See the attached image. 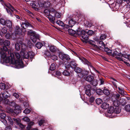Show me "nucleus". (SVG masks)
<instances>
[{"instance_id": "18", "label": "nucleus", "mask_w": 130, "mask_h": 130, "mask_svg": "<svg viewBox=\"0 0 130 130\" xmlns=\"http://www.w3.org/2000/svg\"><path fill=\"white\" fill-rule=\"evenodd\" d=\"M56 2V5L59 6H64L65 3V0H54Z\"/></svg>"}, {"instance_id": "8", "label": "nucleus", "mask_w": 130, "mask_h": 130, "mask_svg": "<svg viewBox=\"0 0 130 130\" xmlns=\"http://www.w3.org/2000/svg\"><path fill=\"white\" fill-rule=\"evenodd\" d=\"M64 65L66 68L68 69L70 67L73 69L76 68L77 65L75 61L74 60H72L70 63L68 61L65 62Z\"/></svg>"}, {"instance_id": "64", "label": "nucleus", "mask_w": 130, "mask_h": 130, "mask_svg": "<svg viewBox=\"0 0 130 130\" xmlns=\"http://www.w3.org/2000/svg\"><path fill=\"white\" fill-rule=\"evenodd\" d=\"M45 121L43 120H41L39 122V124L40 126L42 125L44 122Z\"/></svg>"}, {"instance_id": "49", "label": "nucleus", "mask_w": 130, "mask_h": 130, "mask_svg": "<svg viewBox=\"0 0 130 130\" xmlns=\"http://www.w3.org/2000/svg\"><path fill=\"white\" fill-rule=\"evenodd\" d=\"M22 119L25 122H28L30 121V119L27 117H25L22 118Z\"/></svg>"}, {"instance_id": "50", "label": "nucleus", "mask_w": 130, "mask_h": 130, "mask_svg": "<svg viewBox=\"0 0 130 130\" xmlns=\"http://www.w3.org/2000/svg\"><path fill=\"white\" fill-rule=\"evenodd\" d=\"M5 88V84L3 83H0V89L4 90Z\"/></svg>"}, {"instance_id": "22", "label": "nucleus", "mask_w": 130, "mask_h": 130, "mask_svg": "<svg viewBox=\"0 0 130 130\" xmlns=\"http://www.w3.org/2000/svg\"><path fill=\"white\" fill-rule=\"evenodd\" d=\"M15 34H17L19 35L21 34L22 30L20 28L19 26H16L15 28Z\"/></svg>"}, {"instance_id": "57", "label": "nucleus", "mask_w": 130, "mask_h": 130, "mask_svg": "<svg viewBox=\"0 0 130 130\" xmlns=\"http://www.w3.org/2000/svg\"><path fill=\"white\" fill-rule=\"evenodd\" d=\"M44 54L46 57H51V55L50 52L49 51H45Z\"/></svg>"}, {"instance_id": "42", "label": "nucleus", "mask_w": 130, "mask_h": 130, "mask_svg": "<svg viewBox=\"0 0 130 130\" xmlns=\"http://www.w3.org/2000/svg\"><path fill=\"white\" fill-rule=\"evenodd\" d=\"M15 50L18 51L20 49V45L18 43H16L15 44Z\"/></svg>"}, {"instance_id": "31", "label": "nucleus", "mask_w": 130, "mask_h": 130, "mask_svg": "<svg viewBox=\"0 0 130 130\" xmlns=\"http://www.w3.org/2000/svg\"><path fill=\"white\" fill-rule=\"evenodd\" d=\"M103 93L106 95H108L110 94V92L108 89L105 87L104 88L103 90Z\"/></svg>"}, {"instance_id": "1", "label": "nucleus", "mask_w": 130, "mask_h": 130, "mask_svg": "<svg viewBox=\"0 0 130 130\" xmlns=\"http://www.w3.org/2000/svg\"><path fill=\"white\" fill-rule=\"evenodd\" d=\"M22 47L21 49L20 54L19 53L15 52L14 53V57L10 56V58L11 59V67L18 69L22 68L24 67V64L22 61V58L23 57L25 58L28 59L30 55H33L32 52H27L26 51L25 49L23 48L24 47L25 48L26 46L24 44L22 45Z\"/></svg>"}, {"instance_id": "10", "label": "nucleus", "mask_w": 130, "mask_h": 130, "mask_svg": "<svg viewBox=\"0 0 130 130\" xmlns=\"http://www.w3.org/2000/svg\"><path fill=\"white\" fill-rule=\"evenodd\" d=\"M90 45V46L91 47V48L94 50H96L99 48V46L95 45V42L93 40H89L88 41Z\"/></svg>"}, {"instance_id": "33", "label": "nucleus", "mask_w": 130, "mask_h": 130, "mask_svg": "<svg viewBox=\"0 0 130 130\" xmlns=\"http://www.w3.org/2000/svg\"><path fill=\"white\" fill-rule=\"evenodd\" d=\"M121 108L120 107H116L115 109L114 108V112L117 114L119 113L121 111Z\"/></svg>"}, {"instance_id": "9", "label": "nucleus", "mask_w": 130, "mask_h": 130, "mask_svg": "<svg viewBox=\"0 0 130 130\" xmlns=\"http://www.w3.org/2000/svg\"><path fill=\"white\" fill-rule=\"evenodd\" d=\"M0 111H2V113L0 114V117L1 119V121L5 126L7 124V121L5 119V118L6 117V115L3 113L4 111L2 108H0Z\"/></svg>"}, {"instance_id": "38", "label": "nucleus", "mask_w": 130, "mask_h": 130, "mask_svg": "<svg viewBox=\"0 0 130 130\" xmlns=\"http://www.w3.org/2000/svg\"><path fill=\"white\" fill-rule=\"evenodd\" d=\"M63 74L66 76H68L70 75V71L69 70H65L63 71Z\"/></svg>"}, {"instance_id": "46", "label": "nucleus", "mask_w": 130, "mask_h": 130, "mask_svg": "<svg viewBox=\"0 0 130 130\" xmlns=\"http://www.w3.org/2000/svg\"><path fill=\"white\" fill-rule=\"evenodd\" d=\"M118 89L119 90V92L121 95H123L125 93H124V90L120 88V87H118Z\"/></svg>"}, {"instance_id": "44", "label": "nucleus", "mask_w": 130, "mask_h": 130, "mask_svg": "<svg viewBox=\"0 0 130 130\" xmlns=\"http://www.w3.org/2000/svg\"><path fill=\"white\" fill-rule=\"evenodd\" d=\"M96 103L98 104H100L102 102V100L100 98H97L95 100Z\"/></svg>"}, {"instance_id": "25", "label": "nucleus", "mask_w": 130, "mask_h": 130, "mask_svg": "<svg viewBox=\"0 0 130 130\" xmlns=\"http://www.w3.org/2000/svg\"><path fill=\"white\" fill-rule=\"evenodd\" d=\"M6 25L8 27H9L10 31L12 30V28H11L12 26V23L11 21H6Z\"/></svg>"}, {"instance_id": "36", "label": "nucleus", "mask_w": 130, "mask_h": 130, "mask_svg": "<svg viewBox=\"0 0 130 130\" xmlns=\"http://www.w3.org/2000/svg\"><path fill=\"white\" fill-rule=\"evenodd\" d=\"M7 120L8 121V123L11 125H12L13 123V120L10 117L7 116Z\"/></svg>"}, {"instance_id": "30", "label": "nucleus", "mask_w": 130, "mask_h": 130, "mask_svg": "<svg viewBox=\"0 0 130 130\" xmlns=\"http://www.w3.org/2000/svg\"><path fill=\"white\" fill-rule=\"evenodd\" d=\"M109 105L106 103H103L101 105V107L104 109H106L108 107Z\"/></svg>"}, {"instance_id": "56", "label": "nucleus", "mask_w": 130, "mask_h": 130, "mask_svg": "<svg viewBox=\"0 0 130 130\" xmlns=\"http://www.w3.org/2000/svg\"><path fill=\"white\" fill-rule=\"evenodd\" d=\"M51 58L53 60H56L57 59V57L55 55H53L51 56Z\"/></svg>"}, {"instance_id": "3", "label": "nucleus", "mask_w": 130, "mask_h": 130, "mask_svg": "<svg viewBox=\"0 0 130 130\" xmlns=\"http://www.w3.org/2000/svg\"><path fill=\"white\" fill-rule=\"evenodd\" d=\"M7 48L5 46H3V48L0 49V54L1 59H3V61L6 63H11V59L10 56L14 57V53L13 54L11 51L8 50L7 52L8 53V56H7L6 52L7 51Z\"/></svg>"}, {"instance_id": "28", "label": "nucleus", "mask_w": 130, "mask_h": 130, "mask_svg": "<svg viewBox=\"0 0 130 130\" xmlns=\"http://www.w3.org/2000/svg\"><path fill=\"white\" fill-rule=\"evenodd\" d=\"M98 44H99V48L100 49V48H103V47H104V46H105V45L104 44L103 42L102 41H100V40L97 42Z\"/></svg>"}, {"instance_id": "37", "label": "nucleus", "mask_w": 130, "mask_h": 130, "mask_svg": "<svg viewBox=\"0 0 130 130\" xmlns=\"http://www.w3.org/2000/svg\"><path fill=\"white\" fill-rule=\"evenodd\" d=\"M57 77L60 79H61V73L59 71H57L56 73Z\"/></svg>"}, {"instance_id": "59", "label": "nucleus", "mask_w": 130, "mask_h": 130, "mask_svg": "<svg viewBox=\"0 0 130 130\" xmlns=\"http://www.w3.org/2000/svg\"><path fill=\"white\" fill-rule=\"evenodd\" d=\"M4 104H8L10 106H15V104L13 102H10L9 101V102L8 103H5Z\"/></svg>"}, {"instance_id": "34", "label": "nucleus", "mask_w": 130, "mask_h": 130, "mask_svg": "<svg viewBox=\"0 0 130 130\" xmlns=\"http://www.w3.org/2000/svg\"><path fill=\"white\" fill-rule=\"evenodd\" d=\"M104 51L108 55H110L111 53V51L107 47H103Z\"/></svg>"}, {"instance_id": "21", "label": "nucleus", "mask_w": 130, "mask_h": 130, "mask_svg": "<svg viewBox=\"0 0 130 130\" xmlns=\"http://www.w3.org/2000/svg\"><path fill=\"white\" fill-rule=\"evenodd\" d=\"M80 28H78V29H77L76 31L74 30L71 29H68V31L69 32V34H70L73 35L76 34L77 35V32H78L79 30V31H80Z\"/></svg>"}, {"instance_id": "58", "label": "nucleus", "mask_w": 130, "mask_h": 130, "mask_svg": "<svg viewBox=\"0 0 130 130\" xmlns=\"http://www.w3.org/2000/svg\"><path fill=\"white\" fill-rule=\"evenodd\" d=\"M106 36L105 35H101L100 37V40H105L106 38Z\"/></svg>"}, {"instance_id": "26", "label": "nucleus", "mask_w": 130, "mask_h": 130, "mask_svg": "<svg viewBox=\"0 0 130 130\" xmlns=\"http://www.w3.org/2000/svg\"><path fill=\"white\" fill-rule=\"evenodd\" d=\"M108 113L111 114L114 112V108L112 106H110L108 109Z\"/></svg>"}, {"instance_id": "61", "label": "nucleus", "mask_w": 130, "mask_h": 130, "mask_svg": "<svg viewBox=\"0 0 130 130\" xmlns=\"http://www.w3.org/2000/svg\"><path fill=\"white\" fill-rule=\"evenodd\" d=\"M55 16L58 18H60L61 17V15L58 12H56L54 14Z\"/></svg>"}, {"instance_id": "13", "label": "nucleus", "mask_w": 130, "mask_h": 130, "mask_svg": "<svg viewBox=\"0 0 130 130\" xmlns=\"http://www.w3.org/2000/svg\"><path fill=\"white\" fill-rule=\"evenodd\" d=\"M123 57L125 58L126 59H123V62L125 64H126L127 66H129L130 64L128 62L129 61L130 62V55H127L124 54L123 55Z\"/></svg>"}, {"instance_id": "5", "label": "nucleus", "mask_w": 130, "mask_h": 130, "mask_svg": "<svg viewBox=\"0 0 130 130\" xmlns=\"http://www.w3.org/2000/svg\"><path fill=\"white\" fill-rule=\"evenodd\" d=\"M77 34L81 36V39L83 42L85 43H88L89 40L88 36L87 35V31L80 29V31H79L77 32Z\"/></svg>"}, {"instance_id": "43", "label": "nucleus", "mask_w": 130, "mask_h": 130, "mask_svg": "<svg viewBox=\"0 0 130 130\" xmlns=\"http://www.w3.org/2000/svg\"><path fill=\"white\" fill-rule=\"evenodd\" d=\"M6 21L3 19L1 18L0 19V23L3 25H5Z\"/></svg>"}, {"instance_id": "54", "label": "nucleus", "mask_w": 130, "mask_h": 130, "mask_svg": "<svg viewBox=\"0 0 130 130\" xmlns=\"http://www.w3.org/2000/svg\"><path fill=\"white\" fill-rule=\"evenodd\" d=\"M94 31L91 30H89L87 32V35H88L91 36L93 34Z\"/></svg>"}, {"instance_id": "48", "label": "nucleus", "mask_w": 130, "mask_h": 130, "mask_svg": "<svg viewBox=\"0 0 130 130\" xmlns=\"http://www.w3.org/2000/svg\"><path fill=\"white\" fill-rule=\"evenodd\" d=\"M6 7H5V8H4L6 10L7 13L10 15V17H12L13 16V15L12 12L10 11V10L7 9Z\"/></svg>"}, {"instance_id": "19", "label": "nucleus", "mask_w": 130, "mask_h": 130, "mask_svg": "<svg viewBox=\"0 0 130 130\" xmlns=\"http://www.w3.org/2000/svg\"><path fill=\"white\" fill-rule=\"evenodd\" d=\"M87 75H85L83 77L85 79L86 81L91 83L92 80H93V77L91 75H89L86 76Z\"/></svg>"}, {"instance_id": "62", "label": "nucleus", "mask_w": 130, "mask_h": 130, "mask_svg": "<svg viewBox=\"0 0 130 130\" xmlns=\"http://www.w3.org/2000/svg\"><path fill=\"white\" fill-rule=\"evenodd\" d=\"M30 111L28 109L26 108L23 111V112L26 114L30 112Z\"/></svg>"}, {"instance_id": "41", "label": "nucleus", "mask_w": 130, "mask_h": 130, "mask_svg": "<svg viewBox=\"0 0 130 130\" xmlns=\"http://www.w3.org/2000/svg\"><path fill=\"white\" fill-rule=\"evenodd\" d=\"M36 47L38 49H40L41 47L43 45L40 42H38L36 44Z\"/></svg>"}, {"instance_id": "32", "label": "nucleus", "mask_w": 130, "mask_h": 130, "mask_svg": "<svg viewBox=\"0 0 130 130\" xmlns=\"http://www.w3.org/2000/svg\"><path fill=\"white\" fill-rule=\"evenodd\" d=\"M114 106L118 107L120 104V102L117 100H116L114 101L113 102Z\"/></svg>"}, {"instance_id": "53", "label": "nucleus", "mask_w": 130, "mask_h": 130, "mask_svg": "<svg viewBox=\"0 0 130 130\" xmlns=\"http://www.w3.org/2000/svg\"><path fill=\"white\" fill-rule=\"evenodd\" d=\"M86 94L89 96H90L91 94L90 92V90L89 89H87L86 90Z\"/></svg>"}, {"instance_id": "60", "label": "nucleus", "mask_w": 130, "mask_h": 130, "mask_svg": "<svg viewBox=\"0 0 130 130\" xmlns=\"http://www.w3.org/2000/svg\"><path fill=\"white\" fill-rule=\"evenodd\" d=\"M50 13H54V14L57 12V11L53 8H51L50 10Z\"/></svg>"}, {"instance_id": "14", "label": "nucleus", "mask_w": 130, "mask_h": 130, "mask_svg": "<svg viewBox=\"0 0 130 130\" xmlns=\"http://www.w3.org/2000/svg\"><path fill=\"white\" fill-rule=\"evenodd\" d=\"M13 120L20 127L22 128H24L25 127V126L20 123L21 120L19 118L15 119L13 118Z\"/></svg>"}, {"instance_id": "63", "label": "nucleus", "mask_w": 130, "mask_h": 130, "mask_svg": "<svg viewBox=\"0 0 130 130\" xmlns=\"http://www.w3.org/2000/svg\"><path fill=\"white\" fill-rule=\"evenodd\" d=\"M23 104L25 108H28L29 106V104L27 102H24L23 103Z\"/></svg>"}, {"instance_id": "40", "label": "nucleus", "mask_w": 130, "mask_h": 130, "mask_svg": "<svg viewBox=\"0 0 130 130\" xmlns=\"http://www.w3.org/2000/svg\"><path fill=\"white\" fill-rule=\"evenodd\" d=\"M125 109L127 112H130V105H127L124 107Z\"/></svg>"}, {"instance_id": "45", "label": "nucleus", "mask_w": 130, "mask_h": 130, "mask_svg": "<svg viewBox=\"0 0 130 130\" xmlns=\"http://www.w3.org/2000/svg\"><path fill=\"white\" fill-rule=\"evenodd\" d=\"M10 44V42L8 40H6L4 42V44L5 46H8Z\"/></svg>"}, {"instance_id": "51", "label": "nucleus", "mask_w": 130, "mask_h": 130, "mask_svg": "<svg viewBox=\"0 0 130 130\" xmlns=\"http://www.w3.org/2000/svg\"><path fill=\"white\" fill-rule=\"evenodd\" d=\"M99 81L100 83V85H103L104 84V79L102 78H99Z\"/></svg>"}, {"instance_id": "2", "label": "nucleus", "mask_w": 130, "mask_h": 130, "mask_svg": "<svg viewBox=\"0 0 130 130\" xmlns=\"http://www.w3.org/2000/svg\"><path fill=\"white\" fill-rule=\"evenodd\" d=\"M21 25L23 28L25 29L27 28V29L30 30L28 32V33L30 35V38L33 42H35L37 39H40V36L39 34H37L35 31L31 30L32 27L27 21L22 22Z\"/></svg>"}, {"instance_id": "52", "label": "nucleus", "mask_w": 130, "mask_h": 130, "mask_svg": "<svg viewBox=\"0 0 130 130\" xmlns=\"http://www.w3.org/2000/svg\"><path fill=\"white\" fill-rule=\"evenodd\" d=\"M30 6H32V8H33L35 9H37V6L34 3H31L30 4Z\"/></svg>"}, {"instance_id": "6", "label": "nucleus", "mask_w": 130, "mask_h": 130, "mask_svg": "<svg viewBox=\"0 0 130 130\" xmlns=\"http://www.w3.org/2000/svg\"><path fill=\"white\" fill-rule=\"evenodd\" d=\"M73 69L76 72L78 73V76L80 78H83L84 76L87 75L88 73V72L85 70L81 69L77 67Z\"/></svg>"}, {"instance_id": "27", "label": "nucleus", "mask_w": 130, "mask_h": 130, "mask_svg": "<svg viewBox=\"0 0 130 130\" xmlns=\"http://www.w3.org/2000/svg\"><path fill=\"white\" fill-rule=\"evenodd\" d=\"M98 84V80L96 79H93V80H92L91 82L90 83V84L92 85L95 86H96Z\"/></svg>"}, {"instance_id": "12", "label": "nucleus", "mask_w": 130, "mask_h": 130, "mask_svg": "<svg viewBox=\"0 0 130 130\" xmlns=\"http://www.w3.org/2000/svg\"><path fill=\"white\" fill-rule=\"evenodd\" d=\"M6 7L13 12H14L15 13H17L18 12L17 10L15 9L13 7H12L10 4L8 3H5L4 6V7L5 8Z\"/></svg>"}, {"instance_id": "4", "label": "nucleus", "mask_w": 130, "mask_h": 130, "mask_svg": "<svg viewBox=\"0 0 130 130\" xmlns=\"http://www.w3.org/2000/svg\"><path fill=\"white\" fill-rule=\"evenodd\" d=\"M10 95L6 91H3L0 94V104L8 103L9 100L8 98L10 97ZM2 107L0 105V108Z\"/></svg>"}, {"instance_id": "29", "label": "nucleus", "mask_w": 130, "mask_h": 130, "mask_svg": "<svg viewBox=\"0 0 130 130\" xmlns=\"http://www.w3.org/2000/svg\"><path fill=\"white\" fill-rule=\"evenodd\" d=\"M56 23L57 24L61 26H66V25L64 24L63 22L60 20H58L56 22Z\"/></svg>"}, {"instance_id": "23", "label": "nucleus", "mask_w": 130, "mask_h": 130, "mask_svg": "<svg viewBox=\"0 0 130 130\" xmlns=\"http://www.w3.org/2000/svg\"><path fill=\"white\" fill-rule=\"evenodd\" d=\"M47 18L49 19L50 21L52 23L54 24L55 23V18L54 17L52 16L51 14L49 16H48L47 17Z\"/></svg>"}, {"instance_id": "24", "label": "nucleus", "mask_w": 130, "mask_h": 130, "mask_svg": "<svg viewBox=\"0 0 130 130\" xmlns=\"http://www.w3.org/2000/svg\"><path fill=\"white\" fill-rule=\"evenodd\" d=\"M7 29L5 27H4L1 29V32H0V35L2 36L3 34H5L7 32Z\"/></svg>"}, {"instance_id": "47", "label": "nucleus", "mask_w": 130, "mask_h": 130, "mask_svg": "<svg viewBox=\"0 0 130 130\" xmlns=\"http://www.w3.org/2000/svg\"><path fill=\"white\" fill-rule=\"evenodd\" d=\"M55 64L54 63L52 64L50 68V70L52 71L55 70Z\"/></svg>"}, {"instance_id": "35", "label": "nucleus", "mask_w": 130, "mask_h": 130, "mask_svg": "<svg viewBox=\"0 0 130 130\" xmlns=\"http://www.w3.org/2000/svg\"><path fill=\"white\" fill-rule=\"evenodd\" d=\"M44 8H48L50 7V3L48 2H45L44 3Z\"/></svg>"}, {"instance_id": "17", "label": "nucleus", "mask_w": 130, "mask_h": 130, "mask_svg": "<svg viewBox=\"0 0 130 130\" xmlns=\"http://www.w3.org/2000/svg\"><path fill=\"white\" fill-rule=\"evenodd\" d=\"M76 20L74 18H71V19L69 21V25H66V26H69L70 27H72L74 25L75 22H76Z\"/></svg>"}, {"instance_id": "39", "label": "nucleus", "mask_w": 130, "mask_h": 130, "mask_svg": "<svg viewBox=\"0 0 130 130\" xmlns=\"http://www.w3.org/2000/svg\"><path fill=\"white\" fill-rule=\"evenodd\" d=\"M50 10H49L47 9H45L44 10V14L47 17H48L51 14H50Z\"/></svg>"}, {"instance_id": "7", "label": "nucleus", "mask_w": 130, "mask_h": 130, "mask_svg": "<svg viewBox=\"0 0 130 130\" xmlns=\"http://www.w3.org/2000/svg\"><path fill=\"white\" fill-rule=\"evenodd\" d=\"M120 52L118 48L115 49L113 55V56H116L115 57L118 60L123 61V55Z\"/></svg>"}, {"instance_id": "55", "label": "nucleus", "mask_w": 130, "mask_h": 130, "mask_svg": "<svg viewBox=\"0 0 130 130\" xmlns=\"http://www.w3.org/2000/svg\"><path fill=\"white\" fill-rule=\"evenodd\" d=\"M96 93L99 95H101L103 92V91L100 89H98L96 90Z\"/></svg>"}, {"instance_id": "20", "label": "nucleus", "mask_w": 130, "mask_h": 130, "mask_svg": "<svg viewBox=\"0 0 130 130\" xmlns=\"http://www.w3.org/2000/svg\"><path fill=\"white\" fill-rule=\"evenodd\" d=\"M48 47H49L50 50L52 52L54 53L57 51L56 47L53 45H48Z\"/></svg>"}, {"instance_id": "16", "label": "nucleus", "mask_w": 130, "mask_h": 130, "mask_svg": "<svg viewBox=\"0 0 130 130\" xmlns=\"http://www.w3.org/2000/svg\"><path fill=\"white\" fill-rule=\"evenodd\" d=\"M79 59L84 64L88 65L89 67L90 66L91 67L92 66L90 63L85 58H79Z\"/></svg>"}, {"instance_id": "15", "label": "nucleus", "mask_w": 130, "mask_h": 130, "mask_svg": "<svg viewBox=\"0 0 130 130\" xmlns=\"http://www.w3.org/2000/svg\"><path fill=\"white\" fill-rule=\"evenodd\" d=\"M15 109H14L13 111L12 109H10L9 110L10 112H13L16 115L18 114L19 113H20L21 112V110L20 106L18 105L16 106L15 107Z\"/></svg>"}, {"instance_id": "11", "label": "nucleus", "mask_w": 130, "mask_h": 130, "mask_svg": "<svg viewBox=\"0 0 130 130\" xmlns=\"http://www.w3.org/2000/svg\"><path fill=\"white\" fill-rule=\"evenodd\" d=\"M59 58L62 60L65 59L67 60H68L70 59L69 56L68 55L62 53H59Z\"/></svg>"}]
</instances>
